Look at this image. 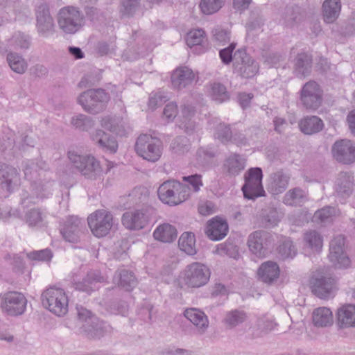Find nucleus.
<instances>
[{"mask_svg": "<svg viewBox=\"0 0 355 355\" xmlns=\"http://www.w3.org/2000/svg\"><path fill=\"white\" fill-rule=\"evenodd\" d=\"M110 99V94L105 89L98 88L81 92L78 96L76 101L85 112L95 115L106 109Z\"/></svg>", "mask_w": 355, "mask_h": 355, "instance_id": "nucleus-1", "label": "nucleus"}, {"mask_svg": "<svg viewBox=\"0 0 355 355\" xmlns=\"http://www.w3.org/2000/svg\"><path fill=\"white\" fill-rule=\"evenodd\" d=\"M191 187L175 180L164 182L158 188L159 200L169 206H176L186 201L190 196Z\"/></svg>", "mask_w": 355, "mask_h": 355, "instance_id": "nucleus-2", "label": "nucleus"}, {"mask_svg": "<svg viewBox=\"0 0 355 355\" xmlns=\"http://www.w3.org/2000/svg\"><path fill=\"white\" fill-rule=\"evenodd\" d=\"M44 162L35 164L33 161H26L24 162V173L26 179L31 182V187L35 193L41 198L46 197L51 191L53 182L42 180L45 177V174L42 169L45 166Z\"/></svg>", "mask_w": 355, "mask_h": 355, "instance_id": "nucleus-3", "label": "nucleus"}, {"mask_svg": "<svg viewBox=\"0 0 355 355\" xmlns=\"http://www.w3.org/2000/svg\"><path fill=\"white\" fill-rule=\"evenodd\" d=\"M68 157L73 166L85 178L96 180L103 173L100 162L92 155L69 152Z\"/></svg>", "mask_w": 355, "mask_h": 355, "instance_id": "nucleus-4", "label": "nucleus"}, {"mask_svg": "<svg viewBox=\"0 0 355 355\" xmlns=\"http://www.w3.org/2000/svg\"><path fill=\"white\" fill-rule=\"evenodd\" d=\"M41 300L43 306L57 316H64L68 312V297L62 288L55 286L46 288L42 294Z\"/></svg>", "mask_w": 355, "mask_h": 355, "instance_id": "nucleus-5", "label": "nucleus"}, {"mask_svg": "<svg viewBox=\"0 0 355 355\" xmlns=\"http://www.w3.org/2000/svg\"><path fill=\"white\" fill-rule=\"evenodd\" d=\"M58 24L60 30L66 34H74L85 24V16L76 7L65 6L58 14Z\"/></svg>", "mask_w": 355, "mask_h": 355, "instance_id": "nucleus-6", "label": "nucleus"}, {"mask_svg": "<svg viewBox=\"0 0 355 355\" xmlns=\"http://www.w3.org/2000/svg\"><path fill=\"white\" fill-rule=\"evenodd\" d=\"M135 150L139 156L151 162H157L162 155V141L150 135L142 134L137 139Z\"/></svg>", "mask_w": 355, "mask_h": 355, "instance_id": "nucleus-7", "label": "nucleus"}, {"mask_svg": "<svg viewBox=\"0 0 355 355\" xmlns=\"http://www.w3.org/2000/svg\"><path fill=\"white\" fill-rule=\"evenodd\" d=\"M27 303L25 295L18 291H8L0 295V308L8 316L23 315L26 310Z\"/></svg>", "mask_w": 355, "mask_h": 355, "instance_id": "nucleus-8", "label": "nucleus"}, {"mask_svg": "<svg viewBox=\"0 0 355 355\" xmlns=\"http://www.w3.org/2000/svg\"><path fill=\"white\" fill-rule=\"evenodd\" d=\"M210 275V270L206 265L193 262L185 268L182 279L187 287L196 288L207 284Z\"/></svg>", "mask_w": 355, "mask_h": 355, "instance_id": "nucleus-9", "label": "nucleus"}, {"mask_svg": "<svg viewBox=\"0 0 355 355\" xmlns=\"http://www.w3.org/2000/svg\"><path fill=\"white\" fill-rule=\"evenodd\" d=\"M262 178L263 173L260 168H251L246 171L244 175L245 184L241 189L245 198L254 200L265 196Z\"/></svg>", "mask_w": 355, "mask_h": 355, "instance_id": "nucleus-10", "label": "nucleus"}, {"mask_svg": "<svg viewBox=\"0 0 355 355\" xmlns=\"http://www.w3.org/2000/svg\"><path fill=\"white\" fill-rule=\"evenodd\" d=\"M335 279L331 274L324 270H318L311 279L312 292L321 299L329 298L336 288Z\"/></svg>", "mask_w": 355, "mask_h": 355, "instance_id": "nucleus-11", "label": "nucleus"}, {"mask_svg": "<svg viewBox=\"0 0 355 355\" xmlns=\"http://www.w3.org/2000/svg\"><path fill=\"white\" fill-rule=\"evenodd\" d=\"M272 235L263 230H257L251 233L248 239V245L250 251L259 258H264L272 245Z\"/></svg>", "mask_w": 355, "mask_h": 355, "instance_id": "nucleus-12", "label": "nucleus"}, {"mask_svg": "<svg viewBox=\"0 0 355 355\" xmlns=\"http://www.w3.org/2000/svg\"><path fill=\"white\" fill-rule=\"evenodd\" d=\"M233 66L235 72L246 78L254 77L259 71L258 63L245 50L239 49L234 54Z\"/></svg>", "mask_w": 355, "mask_h": 355, "instance_id": "nucleus-13", "label": "nucleus"}, {"mask_svg": "<svg viewBox=\"0 0 355 355\" xmlns=\"http://www.w3.org/2000/svg\"><path fill=\"white\" fill-rule=\"evenodd\" d=\"M78 320L83 322L82 328L89 338H99L104 334L103 324L90 311L80 306L77 307Z\"/></svg>", "mask_w": 355, "mask_h": 355, "instance_id": "nucleus-14", "label": "nucleus"}, {"mask_svg": "<svg viewBox=\"0 0 355 355\" xmlns=\"http://www.w3.org/2000/svg\"><path fill=\"white\" fill-rule=\"evenodd\" d=\"M112 215L105 210H98L87 218L89 227L94 236H106L112 226Z\"/></svg>", "mask_w": 355, "mask_h": 355, "instance_id": "nucleus-15", "label": "nucleus"}, {"mask_svg": "<svg viewBox=\"0 0 355 355\" xmlns=\"http://www.w3.org/2000/svg\"><path fill=\"white\" fill-rule=\"evenodd\" d=\"M322 90L315 81H309L301 89L300 101L307 110H315L322 104Z\"/></svg>", "mask_w": 355, "mask_h": 355, "instance_id": "nucleus-16", "label": "nucleus"}, {"mask_svg": "<svg viewBox=\"0 0 355 355\" xmlns=\"http://www.w3.org/2000/svg\"><path fill=\"white\" fill-rule=\"evenodd\" d=\"M333 157L340 163L350 164L355 162V143L349 139H340L332 146Z\"/></svg>", "mask_w": 355, "mask_h": 355, "instance_id": "nucleus-17", "label": "nucleus"}, {"mask_svg": "<svg viewBox=\"0 0 355 355\" xmlns=\"http://www.w3.org/2000/svg\"><path fill=\"white\" fill-rule=\"evenodd\" d=\"M36 28L39 35L44 37L55 32L53 19L46 4L40 5L36 10Z\"/></svg>", "mask_w": 355, "mask_h": 355, "instance_id": "nucleus-18", "label": "nucleus"}, {"mask_svg": "<svg viewBox=\"0 0 355 355\" xmlns=\"http://www.w3.org/2000/svg\"><path fill=\"white\" fill-rule=\"evenodd\" d=\"M21 184L19 171L10 165L0 164V186L8 193L17 189Z\"/></svg>", "mask_w": 355, "mask_h": 355, "instance_id": "nucleus-19", "label": "nucleus"}, {"mask_svg": "<svg viewBox=\"0 0 355 355\" xmlns=\"http://www.w3.org/2000/svg\"><path fill=\"white\" fill-rule=\"evenodd\" d=\"M83 222L78 217L69 216L60 228V232L66 241L78 243L83 234Z\"/></svg>", "mask_w": 355, "mask_h": 355, "instance_id": "nucleus-20", "label": "nucleus"}, {"mask_svg": "<svg viewBox=\"0 0 355 355\" xmlns=\"http://www.w3.org/2000/svg\"><path fill=\"white\" fill-rule=\"evenodd\" d=\"M355 187L354 177L350 172H340L335 182L334 190L336 195L343 199L349 198Z\"/></svg>", "mask_w": 355, "mask_h": 355, "instance_id": "nucleus-21", "label": "nucleus"}, {"mask_svg": "<svg viewBox=\"0 0 355 355\" xmlns=\"http://www.w3.org/2000/svg\"><path fill=\"white\" fill-rule=\"evenodd\" d=\"M291 180L290 174L279 170L270 174L267 184L268 191L272 195L282 193L288 187Z\"/></svg>", "mask_w": 355, "mask_h": 355, "instance_id": "nucleus-22", "label": "nucleus"}, {"mask_svg": "<svg viewBox=\"0 0 355 355\" xmlns=\"http://www.w3.org/2000/svg\"><path fill=\"white\" fill-rule=\"evenodd\" d=\"M148 216L144 210L126 211L123 214L122 223L128 229L140 230L148 223Z\"/></svg>", "mask_w": 355, "mask_h": 355, "instance_id": "nucleus-23", "label": "nucleus"}, {"mask_svg": "<svg viewBox=\"0 0 355 355\" xmlns=\"http://www.w3.org/2000/svg\"><path fill=\"white\" fill-rule=\"evenodd\" d=\"M246 166V159L237 153L230 155L224 161L223 169L227 176L239 175Z\"/></svg>", "mask_w": 355, "mask_h": 355, "instance_id": "nucleus-24", "label": "nucleus"}, {"mask_svg": "<svg viewBox=\"0 0 355 355\" xmlns=\"http://www.w3.org/2000/svg\"><path fill=\"white\" fill-rule=\"evenodd\" d=\"M336 324L340 329L355 327V305L347 304L337 309Z\"/></svg>", "mask_w": 355, "mask_h": 355, "instance_id": "nucleus-25", "label": "nucleus"}, {"mask_svg": "<svg viewBox=\"0 0 355 355\" xmlns=\"http://www.w3.org/2000/svg\"><path fill=\"white\" fill-rule=\"evenodd\" d=\"M89 138L95 145L112 153H115L118 148L116 139L101 129L90 132Z\"/></svg>", "mask_w": 355, "mask_h": 355, "instance_id": "nucleus-26", "label": "nucleus"}, {"mask_svg": "<svg viewBox=\"0 0 355 355\" xmlns=\"http://www.w3.org/2000/svg\"><path fill=\"white\" fill-rule=\"evenodd\" d=\"M195 79L193 71L187 67H181L173 71L171 83L174 88L181 89L191 85Z\"/></svg>", "mask_w": 355, "mask_h": 355, "instance_id": "nucleus-27", "label": "nucleus"}, {"mask_svg": "<svg viewBox=\"0 0 355 355\" xmlns=\"http://www.w3.org/2000/svg\"><path fill=\"white\" fill-rule=\"evenodd\" d=\"M228 232V225L225 220L214 218L209 220L207 227L206 234L212 241L223 239Z\"/></svg>", "mask_w": 355, "mask_h": 355, "instance_id": "nucleus-28", "label": "nucleus"}, {"mask_svg": "<svg viewBox=\"0 0 355 355\" xmlns=\"http://www.w3.org/2000/svg\"><path fill=\"white\" fill-rule=\"evenodd\" d=\"M99 123L103 128L116 135H123L125 133V123L122 118L112 114L101 116Z\"/></svg>", "mask_w": 355, "mask_h": 355, "instance_id": "nucleus-29", "label": "nucleus"}, {"mask_svg": "<svg viewBox=\"0 0 355 355\" xmlns=\"http://www.w3.org/2000/svg\"><path fill=\"white\" fill-rule=\"evenodd\" d=\"M308 200L307 192L300 187L289 189L284 196L282 202L291 207H300Z\"/></svg>", "mask_w": 355, "mask_h": 355, "instance_id": "nucleus-30", "label": "nucleus"}, {"mask_svg": "<svg viewBox=\"0 0 355 355\" xmlns=\"http://www.w3.org/2000/svg\"><path fill=\"white\" fill-rule=\"evenodd\" d=\"M114 283L116 284L119 287L125 291H131L137 284V281L133 272L125 270H118L114 277Z\"/></svg>", "mask_w": 355, "mask_h": 355, "instance_id": "nucleus-31", "label": "nucleus"}, {"mask_svg": "<svg viewBox=\"0 0 355 355\" xmlns=\"http://www.w3.org/2000/svg\"><path fill=\"white\" fill-rule=\"evenodd\" d=\"M184 316L202 334L209 326V321L205 314L197 309H189L184 311Z\"/></svg>", "mask_w": 355, "mask_h": 355, "instance_id": "nucleus-32", "label": "nucleus"}, {"mask_svg": "<svg viewBox=\"0 0 355 355\" xmlns=\"http://www.w3.org/2000/svg\"><path fill=\"white\" fill-rule=\"evenodd\" d=\"M258 275L263 282L271 283L279 277V266L274 261H266L260 266L258 270Z\"/></svg>", "mask_w": 355, "mask_h": 355, "instance_id": "nucleus-33", "label": "nucleus"}, {"mask_svg": "<svg viewBox=\"0 0 355 355\" xmlns=\"http://www.w3.org/2000/svg\"><path fill=\"white\" fill-rule=\"evenodd\" d=\"M311 57L305 53L297 54L294 64V72L300 78L309 76L311 71Z\"/></svg>", "mask_w": 355, "mask_h": 355, "instance_id": "nucleus-34", "label": "nucleus"}, {"mask_svg": "<svg viewBox=\"0 0 355 355\" xmlns=\"http://www.w3.org/2000/svg\"><path fill=\"white\" fill-rule=\"evenodd\" d=\"M313 322L315 326L327 327L331 326L334 322L333 314L327 307H319L313 311Z\"/></svg>", "mask_w": 355, "mask_h": 355, "instance_id": "nucleus-35", "label": "nucleus"}, {"mask_svg": "<svg viewBox=\"0 0 355 355\" xmlns=\"http://www.w3.org/2000/svg\"><path fill=\"white\" fill-rule=\"evenodd\" d=\"M177 235L176 228L169 223L159 225L153 232L155 239L164 243L173 241L176 239Z\"/></svg>", "mask_w": 355, "mask_h": 355, "instance_id": "nucleus-36", "label": "nucleus"}, {"mask_svg": "<svg viewBox=\"0 0 355 355\" xmlns=\"http://www.w3.org/2000/svg\"><path fill=\"white\" fill-rule=\"evenodd\" d=\"M324 124L322 121L316 116H306L299 122L300 130L306 135H312L322 130Z\"/></svg>", "mask_w": 355, "mask_h": 355, "instance_id": "nucleus-37", "label": "nucleus"}, {"mask_svg": "<svg viewBox=\"0 0 355 355\" xmlns=\"http://www.w3.org/2000/svg\"><path fill=\"white\" fill-rule=\"evenodd\" d=\"M340 9V0H325L322 5L324 20L333 23L338 17Z\"/></svg>", "mask_w": 355, "mask_h": 355, "instance_id": "nucleus-38", "label": "nucleus"}, {"mask_svg": "<svg viewBox=\"0 0 355 355\" xmlns=\"http://www.w3.org/2000/svg\"><path fill=\"white\" fill-rule=\"evenodd\" d=\"M6 61L12 71L18 74H24L28 68L26 60L20 54L9 51L6 55Z\"/></svg>", "mask_w": 355, "mask_h": 355, "instance_id": "nucleus-39", "label": "nucleus"}, {"mask_svg": "<svg viewBox=\"0 0 355 355\" xmlns=\"http://www.w3.org/2000/svg\"><path fill=\"white\" fill-rule=\"evenodd\" d=\"M104 280V277L101 276L99 272L91 271L87 273L86 277L82 282L76 284V288L89 293L95 288L92 286L93 285L96 283L103 282Z\"/></svg>", "mask_w": 355, "mask_h": 355, "instance_id": "nucleus-40", "label": "nucleus"}, {"mask_svg": "<svg viewBox=\"0 0 355 355\" xmlns=\"http://www.w3.org/2000/svg\"><path fill=\"white\" fill-rule=\"evenodd\" d=\"M178 246L180 250L189 255L196 253L195 235L191 232H184L178 240Z\"/></svg>", "mask_w": 355, "mask_h": 355, "instance_id": "nucleus-41", "label": "nucleus"}, {"mask_svg": "<svg viewBox=\"0 0 355 355\" xmlns=\"http://www.w3.org/2000/svg\"><path fill=\"white\" fill-rule=\"evenodd\" d=\"M70 123L76 129L82 131H89L94 127L95 121L89 116L84 114H78L71 118Z\"/></svg>", "mask_w": 355, "mask_h": 355, "instance_id": "nucleus-42", "label": "nucleus"}, {"mask_svg": "<svg viewBox=\"0 0 355 355\" xmlns=\"http://www.w3.org/2000/svg\"><path fill=\"white\" fill-rule=\"evenodd\" d=\"M205 33L202 29H193L190 31L186 37L187 44L192 48L196 46L200 49V52L205 51L203 44L205 42Z\"/></svg>", "mask_w": 355, "mask_h": 355, "instance_id": "nucleus-43", "label": "nucleus"}, {"mask_svg": "<svg viewBox=\"0 0 355 355\" xmlns=\"http://www.w3.org/2000/svg\"><path fill=\"white\" fill-rule=\"evenodd\" d=\"M305 245L313 251L319 252L323 245V239L321 234L315 230H309L304 233Z\"/></svg>", "mask_w": 355, "mask_h": 355, "instance_id": "nucleus-44", "label": "nucleus"}, {"mask_svg": "<svg viewBox=\"0 0 355 355\" xmlns=\"http://www.w3.org/2000/svg\"><path fill=\"white\" fill-rule=\"evenodd\" d=\"M328 257L336 268H347L350 266L351 261L345 250L329 252Z\"/></svg>", "mask_w": 355, "mask_h": 355, "instance_id": "nucleus-45", "label": "nucleus"}, {"mask_svg": "<svg viewBox=\"0 0 355 355\" xmlns=\"http://www.w3.org/2000/svg\"><path fill=\"white\" fill-rule=\"evenodd\" d=\"M247 315L243 311L233 310L227 313L223 322L229 328H234L247 320Z\"/></svg>", "mask_w": 355, "mask_h": 355, "instance_id": "nucleus-46", "label": "nucleus"}, {"mask_svg": "<svg viewBox=\"0 0 355 355\" xmlns=\"http://www.w3.org/2000/svg\"><path fill=\"white\" fill-rule=\"evenodd\" d=\"M30 45L29 37L20 31L15 32L8 40V46L10 49H28Z\"/></svg>", "mask_w": 355, "mask_h": 355, "instance_id": "nucleus-47", "label": "nucleus"}, {"mask_svg": "<svg viewBox=\"0 0 355 355\" xmlns=\"http://www.w3.org/2000/svg\"><path fill=\"white\" fill-rule=\"evenodd\" d=\"M141 7V0H121L120 13L124 17H132Z\"/></svg>", "mask_w": 355, "mask_h": 355, "instance_id": "nucleus-48", "label": "nucleus"}, {"mask_svg": "<svg viewBox=\"0 0 355 355\" xmlns=\"http://www.w3.org/2000/svg\"><path fill=\"white\" fill-rule=\"evenodd\" d=\"M278 254L282 259H293L297 254V248L290 239H286L278 247Z\"/></svg>", "mask_w": 355, "mask_h": 355, "instance_id": "nucleus-49", "label": "nucleus"}, {"mask_svg": "<svg viewBox=\"0 0 355 355\" xmlns=\"http://www.w3.org/2000/svg\"><path fill=\"white\" fill-rule=\"evenodd\" d=\"M277 324L273 316L270 315H263L257 318L256 327L257 329L263 334H267L273 330Z\"/></svg>", "mask_w": 355, "mask_h": 355, "instance_id": "nucleus-50", "label": "nucleus"}, {"mask_svg": "<svg viewBox=\"0 0 355 355\" xmlns=\"http://www.w3.org/2000/svg\"><path fill=\"white\" fill-rule=\"evenodd\" d=\"M44 218L43 213L38 209H31L25 214L26 223L31 227L42 226Z\"/></svg>", "mask_w": 355, "mask_h": 355, "instance_id": "nucleus-51", "label": "nucleus"}, {"mask_svg": "<svg viewBox=\"0 0 355 355\" xmlns=\"http://www.w3.org/2000/svg\"><path fill=\"white\" fill-rule=\"evenodd\" d=\"M336 213L337 211L334 207H325L315 211L313 218L317 223H327L332 220Z\"/></svg>", "mask_w": 355, "mask_h": 355, "instance_id": "nucleus-52", "label": "nucleus"}, {"mask_svg": "<svg viewBox=\"0 0 355 355\" xmlns=\"http://www.w3.org/2000/svg\"><path fill=\"white\" fill-rule=\"evenodd\" d=\"M260 217L262 225L266 227H274L279 222L277 213L272 208L261 210Z\"/></svg>", "mask_w": 355, "mask_h": 355, "instance_id": "nucleus-53", "label": "nucleus"}, {"mask_svg": "<svg viewBox=\"0 0 355 355\" xmlns=\"http://www.w3.org/2000/svg\"><path fill=\"white\" fill-rule=\"evenodd\" d=\"M224 0H202L200 8L202 13L212 15L218 12L223 6Z\"/></svg>", "mask_w": 355, "mask_h": 355, "instance_id": "nucleus-54", "label": "nucleus"}, {"mask_svg": "<svg viewBox=\"0 0 355 355\" xmlns=\"http://www.w3.org/2000/svg\"><path fill=\"white\" fill-rule=\"evenodd\" d=\"M210 95L214 101L218 103H222L229 98L226 88L220 83H214L211 85Z\"/></svg>", "mask_w": 355, "mask_h": 355, "instance_id": "nucleus-55", "label": "nucleus"}, {"mask_svg": "<svg viewBox=\"0 0 355 355\" xmlns=\"http://www.w3.org/2000/svg\"><path fill=\"white\" fill-rule=\"evenodd\" d=\"M179 127L189 136L198 135L201 130L199 123L193 119L180 121Z\"/></svg>", "mask_w": 355, "mask_h": 355, "instance_id": "nucleus-56", "label": "nucleus"}, {"mask_svg": "<svg viewBox=\"0 0 355 355\" xmlns=\"http://www.w3.org/2000/svg\"><path fill=\"white\" fill-rule=\"evenodd\" d=\"M232 132L228 125L223 123H220L216 130L215 137L219 139L222 143H226L232 139Z\"/></svg>", "mask_w": 355, "mask_h": 355, "instance_id": "nucleus-57", "label": "nucleus"}, {"mask_svg": "<svg viewBox=\"0 0 355 355\" xmlns=\"http://www.w3.org/2000/svg\"><path fill=\"white\" fill-rule=\"evenodd\" d=\"M29 259L39 261H49L53 254L49 249H44L38 251H33L26 254Z\"/></svg>", "mask_w": 355, "mask_h": 355, "instance_id": "nucleus-58", "label": "nucleus"}, {"mask_svg": "<svg viewBox=\"0 0 355 355\" xmlns=\"http://www.w3.org/2000/svg\"><path fill=\"white\" fill-rule=\"evenodd\" d=\"M171 148L175 153L182 154L189 150L190 144L186 137H180L173 141Z\"/></svg>", "mask_w": 355, "mask_h": 355, "instance_id": "nucleus-59", "label": "nucleus"}, {"mask_svg": "<svg viewBox=\"0 0 355 355\" xmlns=\"http://www.w3.org/2000/svg\"><path fill=\"white\" fill-rule=\"evenodd\" d=\"M167 100V96L163 93H156L149 98L148 107L152 110H155L164 104Z\"/></svg>", "mask_w": 355, "mask_h": 355, "instance_id": "nucleus-60", "label": "nucleus"}, {"mask_svg": "<svg viewBox=\"0 0 355 355\" xmlns=\"http://www.w3.org/2000/svg\"><path fill=\"white\" fill-rule=\"evenodd\" d=\"M115 49L116 45L114 42H101L97 45V51L101 55L113 53Z\"/></svg>", "mask_w": 355, "mask_h": 355, "instance_id": "nucleus-61", "label": "nucleus"}, {"mask_svg": "<svg viewBox=\"0 0 355 355\" xmlns=\"http://www.w3.org/2000/svg\"><path fill=\"white\" fill-rule=\"evenodd\" d=\"M235 44L232 43L229 46L221 49L219 52L220 58L222 62L225 64H230L234 60V55H232L233 50L235 48Z\"/></svg>", "mask_w": 355, "mask_h": 355, "instance_id": "nucleus-62", "label": "nucleus"}, {"mask_svg": "<svg viewBox=\"0 0 355 355\" xmlns=\"http://www.w3.org/2000/svg\"><path fill=\"white\" fill-rule=\"evenodd\" d=\"M345 237L342 235L335 236L330 242L329 252L343 251L345 250Z\"/></svg>", "mask_w": 355, "mask_h": 355, "instance_id": "nucleus-63", "label": "nucleus"}, {"mask_svg": "<svg viewBox=\"0 0 355 355\" xmlns=\"http://www.w3.org/2000/svg\"><path fill=\"white\" fill-rule=\"evenodd\" d=\"M178 114V105L174 102L168 103L164 107L163 116L168 121H173Z\"/></svg>", "mask_w": 355, "mask_h": 355, "instance_id": "nucleus-64", "label": "nucleus"}]
</instances>
